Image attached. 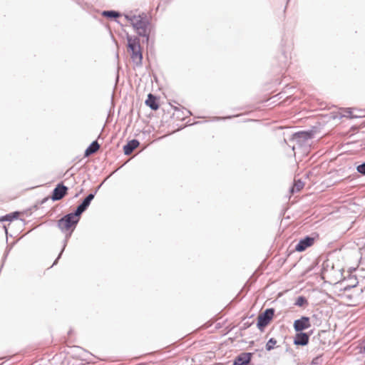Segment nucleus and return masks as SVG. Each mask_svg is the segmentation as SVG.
Returning <instances> with one entry per match:
<instances>
[{"label":"nucleus","mask_w":365,"mask_h":365,"mask_svg":"<svg viewBox=\"0 0 365 365\" xmlns=\"http://www.w3.org/2000/svg\"><path fill=\"white\" fill-rule=\"evenodd\" d=\"M81 215V214L80 212L78 213L76 210L73 212L65 215L58 220L57 226L62 232L66 233V237L63 240L62 250L56 259L54 261L53 266L57 264L58 260L61 257V255L67 245L68 238L71 237L73 231L80 221Z\"/></svg>","instance_id":"1"},{"label":"nucleus","mask_w":365,"mask_h":365,"mask_svg":"<svg viewBox=\"0 0 365 365\" xmlns=\"http://www.w3.org/2000/svg\"><path fill=\"white\" fill-rule=\"evenodd\" d=\"M125 18L131 23L137 34L143 38V42L148 43L151 32V24L148 15L141 13L138 15L133 13L125 14Z\"/></svg>","instance_id":"2"},{"label":"nucleus","mask_w":365,"mask_h":365,"mask_svg":"<svg viewBox=\"0 0 365 365\" xmlns=\"http://www.w3.org/2000/svg\"><path fill=\"white\" fill-rule=\"evenodd\" d=\"M274 314V309L273 308H268L265 309L262 314L258 316L257 327L260 331L269 324L272 319Z\"/></svg>","instance_id":"3"},{"label":"nucleus","mask_w":365,"mask_h":365,"mask_svg":"<svg viewBox=\"0 0 365 365\" xmlns=\"http://www.w3.org/2000/svg\"><path fill=\"white\" fill-rule=\"evenodd\" d=\"M314 136L312 130L299 131L292 134L289 140L295 142L299 146L307 144V141L311 140Z\"/></svg>","instance_id":"4"},{"label":"nucleus","mask_w":365,"mask_h":365,"mask_svg":"<svg viewBox=\"0 0 365 365\" xmlns=\"http://www.w3.org/2000/svg\"><path fill=\"white\" fill-rule=\"evenodd\" d=\"M68 190V187L64 185L63 182L57 184V185L53 190L52 195L51 197V200L53 201L61 200L67 195Z\"/></svg>","instance_id":"5"},{"label":"nucleus","mask_w":365,"mask_h":365,"mask_svg":"<svg viewBox=\"0 0 365 365\" xmlns=\"http://www.w3.org/2000/svg\"><path fill=\"white\" fill-rule=\"evenodd\" d=\"M294 329L296 332L303 331L311 327L310 317L302 316L301 318L296 319L293 324Z\"/></svg>","instance_id":"6"},{"label":"nucleus","mask_w":365,"mask_h":365,"mask_svg":"<svg viewBox=\"0 0 365 365\" xmlns=\"http://www.w3.org/2000/svg\"><path fill=\"white\" fill-rule=\"evenodd\" d=\"M101 186V185L98 186V187L95 190L94 192L88 194L83 199L82 202L77 206L76 210H77L78 213L80 212L82 215L87 210Z\"/></svg>","instance_id":"7"},{"label":"nucleus","mask_w":365,"mask_h":365,"mask_svg":"<svg viewBox=\"0 0 365 365\" xmlns=\"http://www.w3.org/2000/svg\"><path fill=\"white\" fill-rule=\"evenodd\" d=\"M314 242V238L310 236H306L303 239H301L299 242L296 245L294 250L297 252H303L307 248L311 247Z\"/></svg>","instance_id":"8"},{"label":"nucleus","mask_w":365,"mask_h":365,"mask_svg":"<svg viewBox=\"0 0 365 365\" xmlns=\"http://www.w3.org/2000/svg\"><path fill=\"white\" fill-rule=\"evenodd\" d=\"M126 39L128 41V50L130 53L136 52L138 50H141L140 39L138 36L127 35Z\"/></svg>","instance_id":"9"},{"label":"nucleus","mask_w":365,"mask_h":365,"mask_svg":"<svg viewBox=\"0 0 365 365\" xmlns=\"http://www.w3.org/2000/svg\"><path fill=\"white\" fill-rule=\"evenodd\" d=\"M309 340V334L303 332V331H298L295 334L294 339V344L297 346H306L308 344Z\"/></svg>","instance_id":"10"},{"label":"nucleus","mask_w":365,"mask_h":365,"mask_svg":"<svg viewBox=\"0 0 365 365\" xmlns=\"http://www.w3.org/2000/svg\"><path fill=\"white\" fill-rule=\"evenodd\" d=\"M252 356V353L243 352L235 358L233 365H248L251 361Z\"/></svg>","instance_id":"11"},{"label":"nucleus","mask_w":365,"mask_h":365,"mask_svg":"<svg viewBox=\"0 0 365 365\" xmlns=\"http://www.w3.org/2000/svg\"><path fill=\"white\" fill-rule=\"evenodd\" d=\"M140 143L136 139H133L129 140L124 146H123V152L126 155H130L133 151L139 145Z\"/></svg>","instance_id":"12"},{"label":"nucleus","mask_w":365,"mask_h":365,"mask_svg":"<svg viewBox=\"0 0 365 365\" xmlns=\"http://www.w3.org/2000/svg\"><path fill=\"white\" fill-rule=\"evenodd\" d=\"M101 14L103 17H106L110 20H114L116 22H118L117 21V19L122 16V14L120 12L115 10H104L101 11Z\"/></svg>","instance_id":"13"},{"label":"nucleus","mask_w":365,"mask_h":365,"mask_svg":"<svg viewBox=\"0 0 365 365\" xmlns=\"http://www.w3.org/2000/svg\"><path fill=\"white\" fill-rule=\"evenodd\" d=\"M145 104L153 110H157L159 108L157 99L152 93L148 94V98L145 101Z\"/></svg>","instance_id":"14"},{"label":"nucleus","mask_w":365,"mask_h":365,"mask_svg":"<svg viewBox=\"0 0 365 365\" xmlns=\"http://www.w3.org/2000/svg\"><path fill=\"white\" fill-rule=\"evenodd\" d=\"M100 148V145L97 140L93 141L89 146L86 149L84 155L85 157H88L94 153H96Z\"/></svg>","instance_id":"15"},{"label":"nucleus","mask_w":365,"mask_h":365,"mask_svg":"<svg viewBox=\"0 0 365 365\" xmlns=\"http://www.w3.org/2000/svg\"><path fill=\"white\" fill-rule=\"evenodd\" d=\"M341 118L345 117L349 118H361V115L354 114L353 108H342L341 111L339 113Z\"/></svg>","instance_id":"16"},{"label":"nucleus","mask_w":365,"mask_h":365,"mask_svg":"<svg viewBox=\"0 0 365 365\" xmlns=\"http://www.w3.org/2000/svg\"><path fill=\"white\" fill-rule=\"evenodd\" d=\"M130 58L136 66H141L143 60V53L141 50H138L136 52L131 53Z\"/></svg>","instance_id":"17"},{"label":"nucleus","mask_w":365,"mask_h":365,"mask_svg":"<svg viewBox=\"0 0 365 365\" xmlns=\"http://www.w3.org/2000/svg\"><path fill=\"white\" fill-rule=\"evenodd\" d=\"M19 213L18 212H14L9 214H7L4 216H2L0 218V222H4V221H9L11 222L14 219H17L19 217Z\"/></svg>","instance_id":"18"},{"label":"nucleus","mask_w":365,"mask_h":365,"mask_svg":"<svg viewBox=\"0 0 365 365\" xmlns=\"http://www.w3.org/2000/svg\"><path fill=\"white\" fill-rule=\"evenodd\" d=\"M304 185V182L301 180H295L294 185L290 189V192L292 193L294 192H299L303 188Z\"/></svg>","instance_id":"19"},{"label":"nucleus","mask_w":365,"mask_h":365,"mask_svg":"<svg viewBox=\"0 0 365 365\" xmlns=\"http://www.w3.org/2000/svg\"><path fill=\"white\" fill-rule=\"evenodd\" d=\"M308 304L307 299L304 296H299L297 298L294 305L302 307Z\"/></svg>","instance_id":"20"},{"label":"nucleus","mask_w":365,"mask_h":365,"mask_svg":"<svg viewBox=\"0 0 365 365\" xmlns=\"http://www.w3.org/2000/svg\"><path fill=\"white\" fill-rule=\"evenodd\" d=\"M277 344V340L274 338H270L266 344L265 348L266 350L269 351L274 348V346Z\"/></svg>","instance_id":"21"},{"label":"nucleus","mask_w":365,"mask_h":365,"mask_svg":"<svg viewBox=\"0 0 365 365\" xmlns=\"http://www.w3.org/2000/svg\"><path fill=\"white\" fill-rule=\"evenodd\" d=\"M356 170L358 173L365 175V162L359 165L356 167Z\"/></svg>","instance_id":"22"},{"label":"nucleus","mask_w":365,"mask_h":365,"mask_svg":"<svg viewBox=\"0 0 365 365\" xmlns=\"http://www.w3.org/2000/svg\"><path fill=\"white\" fill-rule=\"evenodd\" d=\"M319 361H320V358L319 357H315L312 363H311V365H320L319 364Z\"/></svg>","instance_id":"23"},{"label":"nucleus","mask_w":365,"mask_h":365,"mask_svg":"<svg viewBox=\"0 0 365 365\" xmlns=\"http://www.w3.org/2000/svg\"><path fill=\"white\" fill-rule=\"evenodd\" d=\"M312 320V322H314V324L317 323V322L318 321V317H317V314H313L312 316V318H310V320Z\"/></svg>","instance_id":"24"},{"label":"nucleus","mask_w":365,"mask_h":365,"mask_svg":"<svg viewBox=\"0 0 365 365\" xmlns=\"http://www.w3.org/2000/svg\"><path fill=\"white\" fill-rule=\"evenodd\" d=\"M185 113L184 112L182 113L183 117H182V118H183L185 116H187V115H192V113L190 110L185 109Z\"/></svg>","instance_id":"25"},{"label":"nucleus","mask_w":365,"mask_h":365,"mask_svg":"<svg viewBox=\"0 0 365 365\" xmlns=\"http://www.w3.org/2000/svg\"><path fill=\"white\" fill-rule=\"evenodd\" d=\"M356 114H359V115H361V117H363L364 115V111L361 110H356Z\"/></svg>","instance_id":"26"},{"label":"nucleus","mask_w":365,"mask_h":365,"mask_svg":"<svg viewBox=\"0 0 365 365\" xmlns=\"http://www.w3.org/2000/svg\"><path fill=\"white\" fill-rule=\"evenodd\" d=\"M250 325H251V324H249V323H244V327H245V328H247V327H249Z\"/></svg>","instance_id":"27"},{"label":"nucleus","mask_w":365,"mask_h":365,"mask_svg":"<svg viewBox=\"0 0 365 365\" xmlns=\"http://www.w3.org/2000/svg\"><path fill=\"white\" fill-rule=\"evenodd\" d=\"M231 118H232V116H227V117H223V118H218L217 119H229Z\"/></svg>","instance_id":"28"},{"label":"nucleus","mask_w":365,"mask_h":365,"mask_svg":"<svg viewBox=\"0 0 365 365\" xmlns=\"http://www.w3.org/2000/svg\"><path fill=\"white\" fill-rule=\"evenodd\" d=\"M4 229L5 230V232L7 234V228H6V225H4Z\"/></svg>","instance_id":"29"},{"label":"nucleus","mask_w":365,"mask_h":365,"mask_svg":"<svg viewBox=\"0 0 365 365\" xmlns=\"http://www.w3.org/2000/svg\"><path fill=\"white\" fill-rule=\"evenodd\" d=\"M174 110H175V111H178V110H179V108H177V107H174Z\"/></svg>","instance_id":"30"},{"label":"nucleus","mask_w":365,"mask_h":365,"mask_svg":"<svg viewBox=\"0 0 365 365\" xmlns=\"http://www.w3.org/2000/svg\"><path fill=\"white\" fill-rule=\"evenodd\" d=\"M294 148H295V145H292V150H294Z\"/></svg>","instance_id":"31"}]
</instances>
